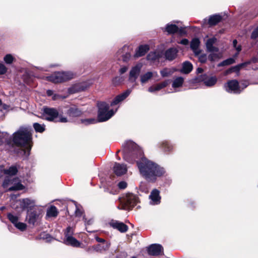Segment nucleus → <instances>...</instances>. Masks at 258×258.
<instances>
[{
  "label": "nucleus",
  "instance_id": "obj_1",
  "mask_svg": "<svg viewBox=\"0 0 258 258\" xmlns=\"http://www.w3.org/2000/svg\"><path fill=\"white\" fill-rule=\"evenodd\" d=\"M123 147L124 160L131 164L136 162L140 174L147 180L155 182L157 178L165 175V169L145 157L142 150L136 143L128 141Z\"/></svg>",
  "mask_w": 258,
  "mask_h": 258
},
{
  "label": "nucleus",
  "instance_id": "obj_2",
  "mask_svg": "<svg viewBox=\"0 0 258 258\" xmlns=\"http://www.w3.org/2000/svg\"><path fill=\"white\" fill-rule=\"evenodd\" d=\"M32 130L29 127H20L13 134V141L17 146L23 147L29 151L32 147Z\"/></svg>",
  "mask_w": 258,
  "mask_h": 258
},
{
  "label": "nucleus",
  "instance_id": "obj_3",
  "mask_svg": "<svg viewBox=\"0 0 258 258\" xmlns=\"http://www.w3.org/2000/svg\"><path fill=\"white\" fill-rule=\"evenodd\" d=\"M98 107V121L103 122L110 119L116 111L117 109L113 111L109 110V104L105 102H101L97 104Z\"/></svg>",
  "mask_w": 258,
  "mask_h": 258
},
{
  "label": "nucleus",
  "instance_id": "obj_4",
  "mask_svg": "<svg viewBox=\"0 0 258 258\" xmlns=\"http://www.w3.org/2000/svg\"><path fill=\"white\" fill-rule=\"evenodd\" d=\"M62 108L63 112H66L69 118L62 116V114H60L58 121L60 122L65 123L69 122L75 117L80 116L82 114V111L74 105L64 107Z\"/></svg>",
  "mask_w": 258,
  "mask_h": 258
},
{
  "label": "nucleus",
  "instance_id": "obj_5",
  "mask_svg": "<svg viewBox=\"0 0 258 258\" xmlns=\"http://www.w3.org/2000/svg\"><path fill=\"white\" fill-rule=\"evenodd\" d=\"M75 74L70 71L55 72L46 77V80L54 83H59L72 79Z\"/></svg>",
  "mask_w": 258,
  "mask_h": 258
},
{
  "label": "nucleus",
  "instance_id": "obj_6",
  "mask_svg": "<svg viewBox=\"0 0 258 258\" xmlns=\"http://www.w3.org/2000/svg\"><path fill=\"white\" fill-rule=\"evenodd\" d=\"M119 201L121 204V207L118 206V209L129 210L137 204L139 200L135 195L128 194L119 198Z\"/></svg>",
  "mask_w": 258,
  "mask_h": 258
},
{
  "label": "nucleus",
  "instance_id": "obj_7",
  "mask_svg": "<svg viewBox=\"0 0 258 258\" xmlns=\"http://www.w3.org/2000/svg\"><path fill=\"white\" fill-rule=\"evenodd\" d=\"M10 185L11 186L9 187L8 191L19 190L24 188V186L21 183L18 178H12L11 177L8 176L5 178L3 183V186L6 188Z\"/></svg>",
  "mask_w": 258,
  "mask_h": 258
},
{
  "label": "nucleus",
  "instance_id": "obj_8",
  "mask_svg": "<svg viewBox=\"0 0 258 258\" xmlns=\"http://www.w3.org/2000/svg\"><path fill=\"white\" fill-rule=\"evenodd\" d=\"M42 111L43 118L48 121H53L57 117L59 118V115L63 113V108L61 107L57 110L53 108L44 107Z\"/></svg>",
  "mask_w": 258,
  "mask_h": 258
},
{
  "label": "nucleus",
  "instance_id": "obj_9",
  "mask_svg": "<svg viewBox=\"0 0 258 258\" xmlns=\"http://www.w3.org/2000/svg\"><path fill=\"white\" fill-rule=\"evenodd\" d=\"M224 88L228 93L238 94L241 92L238 82L235 80L228 81L225 84Z\"/></svg>",
  "mask_w": 258,
  "mask_h": 258
},
{
  "label": "nucleus",
  "instance_id": "obj_10",
  "mask_svg": "<svg viewBox=\"0 0 258 258\" xmlns=\"http://www.w3.org/2000/svg\"><path fill=\"white\" fill-rule=\"evenodd\" d=\"M199 81L203 82L207 87L214 86L217 82V78L215 76H208L207 74L201 75L198 79Z\"/></svg>",
  "mask_w": 258,
  "mask_h": 258
},
{
  "label": "nucleus",
  "instance_id": "obj_11",
  "mask_svg": "<svg viewBox=\"0 0 258 258\" xmlns=\"http://www.w3.org/2000/svg\"><path fill=\"white\" fill-rule=\"evenodd\" d=\"M147 250L149 255L158 256L163 253V248L160 244H153L148 247Z\"/></svg>",
  "mask_w": 258,
  "mask_h": 258
},
{
  "label": "nucleus",
  "instance_id": "obj_12",
  "mask_svg": "<svg viewBox=\"0 0 258 258\" xmlns=\"http://www.w3.org/2000/svg\"><path fill=\"white\" fill-rule=\"evenodd\" d=\"M127 168L124 164L115 163L113 167V171L117 176H121L125 174Z\"/></svg>",
  "mask_w": 258,
  "mask_h": 258
},
{
  "label": "nucleus",
  "instance_id": "obj_13",
  "mask_svg": "<svg viewBox=\"0 0 258 258\" xmlns=\"http://www.w3.org/2000/svg\"><path fill=\"white\" fill-rule=\"evenodd\" d=\"M141 68L142 64H138L132 68L129 75L130 81L132 82H134L136 81V79L138 78L139 75Z\"/></svg>",
  "mask_w": 258,
  "mask_h": 258
},
{
  "label": "nucleus",
  "instance_id": "obj_14",
  "mask_svg": "<svg viewBox=\"0 0 258 258\" xmlns=\"http://www.w3.org/2000/svg\"><path fill=\"white\" fill-rule=\"evenodd\" d=\"M110 225L114 229L118 230L120 232H125L127 229V226L122 222L112 220L109 223Z\"/></svg>",
  "mask_w": 258,
  "mask_h": 258
},
{
  "label": "nucleus",
  "instance_id": "obj_15",
  "mask_svg": "<svg viewBox=\"0 0 258 258\" xmlns=\"http://www.w3.org/2000/svg\"><path fill=\"white\" fill-rule=\"evenodd\" d=\"M159 193V191L157 189H154L152 191L149 196V198L151 200V204L156 205H158L160 203L161 197Z\"/></svg>",
  "mask_w": 258,
  "mask_h": 258
},
{
  "label": "nucleus",
  "instance_id": "obj_16",
  "mask_svg": "<svg viewBox=\"0 0 258 258\" xmlns=\"http://www.w3.org/2000/svg\"><path fill=\"white\" fill-rule=\"evenodd\" d=\"M131 91L130 90H127L125 92L121 93L120 94L116 96L114 100L111 102V106L117 105L119 102L124 100L131 93Z\"/></svg>",
  "mask_w": 258,
  "mask_h": 258
},
{
  "label": "nucleus",
  "instance_id": "obj_17",
  "mask_svg": "<svg viewBox=\"0 0 258 258\" xmlns=\"http://www.w3.org/2000/svg\"><path fill=\"white\" fill-rule=\"evenodd\" d=\"M131 91L130 90H127L125 92L121 93L120 94L116 96L114 100L111 102V106L117 105L119 102L124 100L131 93Z\"/></svg>",
  "mask_w": 258,
  "mask_h": 258
},
{
  "label": "nucleus",
  "instance_id": "obj_18",
  "mask_svg": "<svg viewBox=\"0 0 258 258\" xmlns=\"http://www.w3.org/2000/svg\"><path fill=\"white\" fill-rule=\"evenodd\" d=\"M131 91L130 90H127L125 92L121 93L120 94L116 96L114 100L111 102V106L117 105L119 102L124 100L131 93Z\"/></svg>",
  "mask_w": 258,
  "mask_h": 258
},
{
  "label": "nucleus",
  "instance_id": "obj_19",
  "mask_svg": "<svg viewBox=\"0 0 258 258\" xmlns=\"http://www.w3.org/2000/svg\"><path fill=\"white\" fill-rule=\"evenodd\" d=\"M131 91L130 90H127L125 92L121 93L120 94L116 96L114 100L111 102V106L117 105L119 102L124 100L131 93Z\"/></svg>",
  "mask_w": 258,
  "mask_h": 258
},
{
  "label": "nucleus",
  "instance_id": "obj_20",
  "mask_svg": "<svg viewBox=\"0 0 258 258\" xmlns=\"http://www.w3.org/2000/svg\"><path fill=\"white\" fill-rule=\"evenodd\" d=\"M217 41L215 37H212L208 39L206 43V48L209 52H218L219 49L214 46V44Z\"/></svg>",
  "mask_w": 258,
  "mask_h": 258
},
{
  "label": "nucleus",
  "instance_id": "obj_21",
  "mask_svg": "<svg viewBox=\"0 0 258 258\" xmlns=\"http://www.w3.org/2000/svg\"><path fill=\"white\" fill-rule=\"evenodd\" d=\"M178 50L175 48H170L165 52V57L169 61L175 59L177 55Z\"/></svg>",
  "mask_w": 258,
  "mask_h": 258
},
{
  "label": "nucleus",
  "instance_id": "obj_22",
  "mask_svg": "<svg viewBox=\"0 0 258 258\" xmlns=\"http://www.w3.org/2000/svg\"><path fill=\"white\" fill-rule=\"evenodd\" d=\"M20 207L23 209L28 208L35 205V201L28 198L23 199L19 201Z\"/></svg>",
  "mask_w": 258,
  "mask_h": 258
},
{
  "label": "nucleus",
  "instance_id": "obj_23",
  "mask_svg": "<svg viewBox=\"0 0 258 258\" xmlns=\"http://www.w3.org/2000/svg\"><path fill=\"white\" fill-rule=\"evenodd\" d=\"M64 243L74 247H80L81 243L72 236H67L63 240Z\"/></svg>",
  "mask_w": 258,
  "mask_h": 258
},
{
  "label": "nucleus",
  "instance_id": "obj_24",
  "mask_svg": "<svg viewBox=\"0 0 258 258\" xmlns=\"http://www.w3.org/2000/svg\"><path fill=\"white\" fill-rule=\"evenodd\" d=\"M149 50V46L148 45H140L136 50L135 56L137 57L144 55Z\"/></svg>",
  "mask_w": 258,
  "mask_h": 258
},
{
  "label": "nucleus",
  "instance_id": "obj_25",
  "mask_svg": "<svg viewBox=\"0 0 258 258\" xmlns=\"http://www.w3.org/2000/svg\"><path fill=\"white\" fill-rule=\"evenodd\" d=\"M169 81H165L161 83H159L158 84H157L155 86H151L149 88L148 91L150 92H154L155 91H159L162 88L166 87L167 85L168 84Z\"/></svg>",
  "mask_w": 258,
  "mask_h": 258
},
{
  "label": "nucleus",
  "instance_id": "obj_26",
  "mask_svg": "<svg viewBox=\"0 0 258 258\" xmlns=\"http://www.w3.org/2000/svg\"><path fill=\"white\" fill-rule=\"evenodd\" d=\"M200 43V42L198 38H194L191 41L190 48L196 55H198L200 54V51L199 49Z\"/></svg>",
  "mask_w": 258,
  "mask_h": 258
},
{
  "label": "nucleus",
  "instance_id": "obj_27",
  "mask_svg": "<svg viewBox=\"0 0 258 258\" xmlns=\"http://www.w3.org/2000/svg\"><path fill=\"white\" fill-rule=\"evenodd\" d=\"M39 217V214L36 211H31L28 213L27 219L30 224L34 225Z\"/></svg>",
  "mask_w": 258,
  "mask_h": 258
},
{
  "label": "nucleus",
  "instance_id": "obj_28",
  "mask_svg": "<svg viewBox=\"0 0 258 258\" xmlns=\"http://www.w3.org/2000/svg\"><path fill=\"white\" fill-rule=\"evenodd\" d=\"M222 20V16L220 15L211 16L208 20V24L211 26L216 25Z\"/></svg>",
  "mask_w": 258,
  "mask_h": 258
},
{
  "label": "nucleus",
  "instance_id": "obj_29",
  "mask_svg": "<svg viewBox=\"0 0 258 258\" xmlns=\"http://www.w3.org/2000/svg\"><path fill=\"white\" fill-rule=\"evenodd\" d=\"M179 30L178 27L175 25L173 24H167L164 28V31L167 32L168 34H174Z\"/></svg>",
  "mask_w": 258,
  "mask_h": 258
},
{
  "label": "nucleus",
  "instance_id": "obj_30",
  "mask_svg": "<svg viewBox=\"0 0 258 258\" xmlns=\"http://www.w3.org/2000/svg\"><path fill=\"white\" fill-rule=\"evenodd\" d=\"M57 214L58 211L55 206H52L47 210L46 215L48 217H55Z\"/></svg>",
  "mask_w": 258,
  "mask_h": 258
},
{
  "label": "nucleus",
  "instance_id": "obj_31",
  "mask_svg": "<svg viewBox=\"0 0 258 258\" xmlns=\"http://www.w3.org/2000/svg\"><path fill=\"white\" fill-rule=\"evenodd\" d=\"M154 76V74L151 72H148L144 75L141 76V82L142 84L147 83Z\"/></svg>",
  "mask_w": 258,
  "mask_h": 258
},
{
  "label": "nucleus",
  "instance_id": "obj_32",
  "mask_svg": "<svg viewBox=\"0 0 258 258\" xmlns=\"http://www.w3.org/2000/svg\"><path fill=\"white\" fill-rule=\"evenodd\" d=\"M192 69V65L190 62L188 61L183 62L181 70L182 72L185 74H188L191 71Z\"/></svg>",
  "mask_w": 258,
  "mask_h": 258
},
{
  "label": "nucleus",
  "instance_id": "obj_33",
  "mask_svg": "<svg viewBox=\"0 0 258 258\" xmlns=\"http://www.w3.org/2000/svg\"><path fill=\"white\" fill-rule=\"evenodd\" d=\"M161 147L165 152L171 151L173 148V146L166 141L161 143Z\"/></svg>",
  "mask_w": 258,
  "mask_h": 258
},
{
  "label": "nucleus",
  "instance_id": "obj_34",
  "mask_svg": "<svg viewBox=\"0 0 258 258\" xmlns=\"http://www.w3.org/2000/svg\"><path fill=\"white\" fill-rule=\"evenodd\" d=\"M183 83V78L180 77L175 79L172 83V86L173 88L176 89L182 86Z\"/></svg>",
  "mask_w": 258,
  "mask_h": 258
},
{
  "label": "nucleus",
  "instance_id": "obj_35",
  "mask_svg": "<svg viewBox=\"0 0 258 258\" xmlns=\"http://www.w3.org/2000/svg\"><path fill=\"white\" fill-rule=\"evenodd\" d=\"M173 72V70L170 68H164L160 71V74L163 77H168L171 75Z\"/></svg>",
  "mask_w": 258,
  "mask_h": 258
},
{
  "label": "nucleus",
  "instance_id": "obj_36",
  "mask_svg": "<svg viewBox=\"0 0 258 258\" xmlns=\"http://www.w3.org/2000/svg\"><path fill=\"white\" fill-rule=\"evenodd\" d=\"M248 63V62H244V63H242L241 64H239L238 65H237L235 67H233L232 68H231L230 69H229V70H228L227 71V73L228 74V73H230L231 72H239V71L243 67L246 66V65Z\"/></svg>",
  "mask_w": 258,
  "mask_h": 258
},
{
  "label": "nucleus",
  "instance_id": "obj_37",
  "mask_svg": "<svg viewBox=\"0 0 258 258\" xmlns=\"http://www.w3.org/2000/svg\"><path fill=\"white\" fill-rule=\"evenodd\" d=\"M18 172V170L16 167L11 166L8 169H5L4 172L5 174L9 175H14Z\"/></svg>",
  "mask_w": 258,
  "mask_h": 258
},
{
  "label": "nucleus",
  "instance_id": "obj_38",
  "mask_svg": "<svg viewBox=\"0 0 258 258\" xmlns=\"http://www.w3.org/2000/svg\"><path fill=\"white\" fill-rule=\"evenodd\" d=\"M211 53L209 55L208 59L211 61H215L220 57V54L218 52H210Z\"/></svg>",
  "mask_w": 258,
  "mask_h": 258
},
{
  "label": "nucleus",
  "instance_id": "obj_39",
  "mask_svg": "<svg viewBox=\"0 0 258 258\" xmlns=\"http://www.w3.org/2000/svg\"><path fill=\"white\" fill-rule=\"evenodd\" d=\"M159 57V53L156 52H150L147 55V59L149 60L154 61Z\"/></svg>",
  "mask_w": 258,
  "mask_h": 258
},
{
  "label": "nucleus",
  "instance_id": "obj_40",
  "mask_svg": "<svg viewBox=\"0 0 258 258\" xmlns=\"http://www.w3.org/2000/svg\"><path fill=\"white\" fill-rule=\"evenodd\" d=\"M33 127L36 132L42 133L45 131L44 124H41L37 122L33 123Z\"/></svg>",
  "mask_w": 258,
  "mask_h": 258
},
{
  "label": "nucleus",
  "instance_id": "obj_41",
  "mask_svg": "<svg viewBox=\"0 0 258 258\" xmlns=\"http://www.w3.org/2000/svg\"><path fill=\"white\" fill-rule=\"evenodd\" d=\"M234 62H235V60L234 58H228V59L223 61L221 63H220L218 64V66L222 67V66H228V65H230L231 64L233 63Z\"/></svg>",
  "mask_w": 258,
  "mask_h": 258
},
{
  "label": "nucleus",
  "instance_id": "obj_42",
  "mask_svg": "<svg viewBox=\"0 0 258 258\" xmlns=\"http://www.w3.org/2000/svg\"><path fill=\"white\" fill-rule=\"evenodd\" d=\"M8 218L9 220L14 224L17 223L18 222V217L16 216H15L11 213H9L8 214Z\"/></svg>",
  "mask_w": 258,
  "mask_h": 258
},
{
  "label": "nucleus",
  "instance_id": "obj_43",
  "mask_svg": "<svg viewBox=\"0 0 258 258\" xmlns=\"http://www.w3.org/2000/svg\"><path fill=\"white\" fill-rule=\"evenodd\" d=\"M15 226L18 229L20 230L21 231H24L26 228V224L24 223L18 222L16 224H15Z\"/></svg>",
  "mask_w": 258,
  "mask_h": 258
},
{
  "label": "nucleus",
  "instance_id": "obj_44",
  "mask_svg": "<svg viewBox=\"0 0 258 258\" xmlns=\"http://www.w3.org/2000/svg\"><path fill=\"white\" fill-rule=\"evenodd\" d=\"M14 57L11 54H7L4 57V60L6 63L8 64H11L13 62Z\"/></svg>",
  "mask_w": 258,
  "mask_h": 258
},
{
  "label": "nucleus",
  "instance_id": "obj_45",
  "mask_svg": "<svg viewBox=\"0 0 258 258\" xmlns=\"http://www.w3.org/2000/svg\"><path fill=\"white\" fill-rule=\"evenodd\" d=\"M97 121H98L97 120H96L95 119H93V118H90V119L82 120V122L86 125L95 123L97 122Z\"/></svg>",
  "mask_w": 258,
  "mask_h": 258
},
{
  "label": "nucleus",
  "instance_id": "obj_46",
  "mask_svg": "<svg viewBox=\"0 0 258 258\" xmlns=\"http://www.w3.org/2000/svg\"><path fill=\"white\" fill-rule=\"evenodd\" d=\"M74 233V229L72 227H68L65 232H64V235L65 237H67V236H72V235Z\"/></svg>",
  "mask_w": 258,
  "mask_h": 258
},
{
  "label": "nucleus",
  "instance_id": "obj_47",
  "mask_svg": "<svg viewBox=\"0 0 258 258\" xmlns=\"http://www.w3.org/2000/svg\"><path fill=\"white\" fill-rule=\"evenodd\" d=\"M75 216L77 217H80L82 216L83 217L84 216L82 211L77 206H76Z\"/></svg>",
  "mask_w": 258,
  "mask_h": 258
},
{
  "label": "nucleus",
  "instance_id": "obj_48",
  "mask_svg": "<svg viewBox=\"0 0 258 258\" xmlns=\"http://www.w3.org/2000/svg\"><path fill=\"white\" fill-rule=\"evenodd\" d=\"M83 220H84L86 226L91 225L93 222V219L92 218H90L87 220V219L85 218V216H83Z\"/></svg>",
  "mask_w": 258,
  "mask_h": 258
},
{
  "label": "nucleus",
  "instance_id": "obj_49",
  "mask_svg": "<svg viewBox=\"0 0 258 258\" xmlns=\"http://www.w3.org/2000/svg\"><path fill=\"white\" fill-rule=\"evenodd\" d=\"M258 37V27L255 28L251 35V38L255 39Z\"/></svg>",
  "mask_w": 258,
  "mask_h": 258
},
{
  "label": "nucleus",
  "instance_id": "obj_50",
  "mask_svg": "<svg viewBox=\"0 0 258 258\" xmlns=\"http://www.w3.org/2000/svg\"><path fill=\"white\" fill-rule=\"evenodd\" d=\"M237 43V41L236 39H235L233 41V46L235 48V49L237 51V54L241 51V46H240V45L236 46Z\"/></svg>",
  "mask_w": 258,
  "mask_h": 258
},
{
  "label": "nucleus",
  "instance_id": "obj_51",
  "mask_svg": "<svg viewBox=\"0 0 258 258\" xmlns=\"http://www.w3.org/2000/svg\"><path fill=\"white\" fill-rule=\"evenodd\" d=\"M7 72V68L4 64L0 63V75H3Z\"/></svg>",
  "mask_w": 258,
  "mask_h": 258
},
{
  "label": "nucleus",
  "instance_id": "obj_52",
  "mask_svg": "<svg viewBox=\"0 0 258 258\" xmlns=\"http://www.w3.org/2000/svg\"><path fill=\"white\" fill-rule=\"evenodd\" d=\"M207 56L206 54H202L199 56V60L202 63H205L207 60Z\"/></svg>",
  "mask_w": 258,
  "mask_h": 258
},
{
  "label": "nucleus",
  "instance_id": "obj_53",
  "mask_svg": "<svg viewBox=\"0 0 258 258\" xmlns=\"http://www.w3.org/2000/svg\"><path fill=\"white\" fill-rule=\"evenodd\" d=\"M126 186L127 184L125 181H120L118 183V186L120 189H124Z\"/></svg>",
  "mask_w": 258,
  "mask_h": 258
},
{
  "label": "nucleus",
  "instance_id": "obj_54",
  "mask_svg": "<svg viewBox=\"0 0 258 258\" xmlns=\"http://www.w3.org/2000/svg\"><path fill=\"white\" fill-rule=\"evenodd\" d=\"M128 68L127 67H121L120 69H119V73L120 74H123V73H124L125 72H126V71L127 70Z\"/></svg>",
  "mask_w": 258,
  "mask_h": 258
},
{
  "label": "nucleus",
  "instance_id": "obj_55",
  "mask_svg": "<svg viewBox=\"0 0 258 258\" xmlns=\"http://www.w3.org/2000/svg\"><path fill=\"white\" fill-rule=\"evenodd\" d=\"M130 57H131L130 54L126 53H125V55H124L123 56V60L124 61H126L127 60L129 59Z\"/></svg>",
  "mask_w": 258,
  "mask_h": 258
},
{
  "label": "nucleus",
  "instance_id": "obj_56",
  "mask_svg": "<svg viewBox=\"0 0 258 258\" xmlns=\"http://www.w3.org/2000/svg\"><path fill=\"white\" fill-rule=\"evenodd\" d=\"M179 43L186 45L188 44V40L187 39H183L180 41Z\"/></svg>",
  "mask_w": 258,
  "mask_h": 258
},
{
  "label": "nucleus",
  "instance_id": "obj_57",
  "mask_svg": "<svg viewBox=\"0 0 258 258\" xmlns=\"http://www.w3.org/2000/svg\"><path fill=\"white\" fill-rule=\"evenodd\" d=\"M8 108V106H7L6 104H3L0 107V110H2V109L7 110Z\"/></svg>",
  "mask_w": 258,
  "mask_h": 258
},
{
  "label": "nucleus",
  "instance_id": "obj_58",
  "mask_svg": "<svg viewBox=\"0 0 258 258\" xmlns=\"http://www.w3.org/2000/svg\"><path fill=\"white\" fill-rule=\"evenodd\" d=\"M62 97L59 95H57V94H54L53 95V97H52V99L53 100H57V99H59V98H61Z\"/></svg>",
  "mask_w": 258,
  "mask_h": 258
},
{
  "label": "nucleus",
  "instance_id": "obj_59",
  "mask_svg": "<svg viewBox=\"0 0 258 258\" xmlns=\"http://www.w3.org/2000/svg\"><path fill=\"white\" fill-rule=\"evenodd\" d=\"M47 95L49 96H52L53 95V91L51 90H48L46 91Z\"/></svg>",
  "mask_w": 258,
  "mask_h": 258
},
{
  "label": "nucleus",
  "instance_id": "obj_60",
  "mask_svg": "<svg viewBox=\"0 0 258 258\" xmlns=\"http://www.w3.org/2000/svg\"><path fill=\"white\" fill-rule=\"evenodd\" d=\"M96 239L98 242H105V240L104 239H103L102 238H99V237H97L96 238Z\"/></svg>",
  "mask_w": 258,
  "mask_h": 258
},
{
  "label": "nucleus",
  "instance_id": "obj_61",
  "mask_svg": "<svg viewBox=\"0 0 258 258\" xmlns=\"http://www.w3.org/2000/svg\"><path fill=\"white\" fill-rule=\"evenodd\" d=\"M197 72L198 73H202L203 72V70L201 68H199L197 69Z\"/></svg>",
  "mask_w": 258,
  "mask_h": 258
},
{
  "label": "nucleus",
  "instance_id": "obj_62",
  "mask_svg": "<svg viewBox=\"0 0 258 258\" xmlns=\"http://www.w3.org/2000/svg\"><path fill=\"white\" fill-rule=\"evenodd\" d=\"M120 80V78H118V77H116V78H115L113 80V82L115 83L116 80Z\"/></svg>",
  "mask_w": 258,
  "mask_h": 258
},
{
  "label": "nucleus",
  "instance_id": "obj_63",
  "mask_svg": "<svg viewBox=\"0 0 258 258\" xmlns=\"http://www.w3.org/2000/svg\"><path fill=\"white\" fill-rule=\"evenodd\" d=\"M154 74L153 77H157L158 76V74L156 72H152Z\"/></svg>",
  "mask_w": 258,
  "mask_h": 258
},
{
  "label": "nucleus",
  "instance_id": "obj_64",
  "mask_svg": "<svg viewBox=\"0 0 258 258\" xmlns=\"http://www.w3.org/2000/svg\"><path fill=\"white\" fill-rule=\"evenodd\" d=\"M5 208L4 207H2L0 208V210H3Z\"/></svg>",
  "mask_w": 258,
  "mask_h": 258
}]
</instances>
